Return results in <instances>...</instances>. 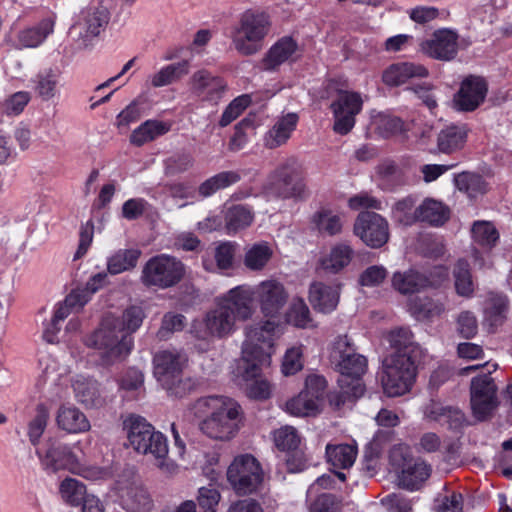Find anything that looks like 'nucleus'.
<instances>
[{"mask_svg":"<svg viewBox=\"0 0 512 512\" xmlns=\"http://www.w3.org/2000/svg\"><path fill=\"white\" fill-rule=\"evenodd\" d=\"M190 412L199 419L200 431L207 437L219 441L233 439L244 420L240 404L225 396L198 398L190 406Z\"/></svg>","mask_w":512,"mask_h":512,"instance_id":"nucleus-1","label":"nucleus"},{"mask_svg":"<svg viewBox=\"0 0 512 512\" xmlns=\"http://www.w3.org/2000/svg\"><path fill=\"white\" fill-rule=\"evenodd\" d=\"M273 30V20L269 12L250 8L242 12L231 29V44L238 54L253 56L264 48Z\"/></svg>","mask_w":512,"mask_h":512,"instance_id":"nucleus-2","label":"nucleus"},{"mask_svg":"<svg viewBox=\"0 0 512 512\" xmlns=\"http://www.w3.org/2000/svg\"><path fill=\"white\" fill-rule=\"evenodd\" d=\"M263 190L267 195L281 200L306 199L309 191L303 164L295 156L283 159L267 175Z\"/></svg>","mask_w":512,"mask_h":512,"instance_id":"nucleus-3","label":"nucleus"},{"mask_svg":"<svg viewBox=\"0 0 512 512\" xmlns=\"http://www.w3.org/2000/svg\"><path fill=\"white\" fill-rule=\"evenodd\" d=\"M330 359L341 374L338 383L343 393L360 397L364 392L361 377L366 372L367 360L363 355L356 353L347 335H340L334 340Z\"/></svg>","mask_w":512,"mask_h":512,"instance_id":"nucleus-4","label":"nucleus"},{"mask_svg":"<svg viewBox=\"0 0 512 512\" xmlns=\"http://www.w3.org/2000/svg\"><path fill=\"white\" fill-rule=\"evenodd\" d=\"M84 343L89 348L101 351L103 365H110L125 358L133 349L134 339L124 334L114 315H106L99 327L86 336Z\"/></svg>","mask_w":512,"mask_h":512,"instance_id":"nucleus-5","label":"nucleus"},{"mask_svg":"<svg viewBox=\"0 0 512 512\" xmlns=\"http://www.w3.org/2000/svg\"><path fill=\"white\" fill-rule=\"evenodd\" d=\"M124 426L127 429L129 445L136 452L152 455L157 461L156 465L166 472L174 470V464L167 460L168 444L162 433L155 431L141 416H129L124 421Z\"/></svg>","mask_w":512,"mask_h":512,"instance_id":"nucleus-6","label":"nucleus"},{"mask_svg":"<svg viewBox=\"0 0 512 512\" xmlns=\"http://www.w3.org/2000/svg\"><path fill=\"white\" fill-rule=\"evenodd\" d=\"M187 361L186 355L176 350L159 351L153 358L157 381L176 397H183L192 392L198 384L194 378L184 375Z\"/></svg>","mask_w":512,"mask_h":512,"instance_id":"nucleus-7","label":"nucleus"},{"mask_svg":"<svg viewBox=\"0 0 512 512\" xmlns=\"http://www.w3.org/2000/svg\"><path fill=\"white\" fill-rule=\"evenodd\" d=\"M280 333V323L276 319L266 318L246 326L239 360L271 363V350Z\"/></svg>","mask_w":512,"mask_h":512,"instance_id":"nucleus-8","label":"nucleus"},{"mask_svg":"<svg viewBox=\"0 0 512 512\" xmlns=\"http://www.w3.org/2000/svg\"><path fill=\"white\" fill-rule=\"evenodd\" d=\"M389 460L398 473L399 486L407 490L419 489L431 475V466L420 458L414 459L406 444L395 445L390 450Z\"/></svg>","mask_w":512,"mask_h":512,"instance_id":"nucleus-9","label":"nucleus"},{"mask_svg":"<svg viewBox=\"0 0 512 512\" xmlns=\"http://www.w3.org/2000/svg\"><path fill=\"white\" fill-rule=\"evenodd\" d=\"M420 361L406 359L401 355H390L383 362L382 386L389 397L409 392L415 382Z\"/></svg>","mask_w":512,"mask_h":512,"instance_id":"nucleus-10","label":"nucleus"},{"mask_svg":"<svg viewBox=\"0 0 512 512\" xmlns=\"http://www.w3.org/2000/svg\"><path fill=\"white\" fill-rule=\"evenodd\" d=\"M185 274L181 261L173 256L161 254L150 258L141 273V282L146 287L166 289L179 283Z\"/></svg>","mask_w":512,"mask_h":512,"instance_id":"nucleus-11","label":"nucleus"},{"mask_svg":"<svg viewBox=\"0 0 512 512\" xmlns=\"http://www.w3.org/2000/svg\"><path fill=\"white\" fill-rule=\"evenodd\" d=\"M269 366L270 363H260L257 360H238L233 370L234 381L249 398L268 399L272 394L273 385L263 373V369Z\"/></svg>","mask_w":512,"mask_h":512,"instance_id":"nucleus-12","label":"nucleus"},{"mask_svg":"<svg viewBox=\"0 0 512 512\" xmlns=\"http://www.w3.org/2000/svg\"><path fill=\"white\" fill-rule=\"evenodd\" d=\"M264 473L259 461L251 454L234 458L227 469V480L237 494H250L263 481Z\"/></svg>","mask_w":512,"mask_h":512,"instance_id":"nucleus-13","label":"nucleus"},{"mask_svg":"<svg viewBox=\"0 0 512 512\" xmlns=\"http://www.w3.org/2000/svg\"><path fill=\"white\" fill-rule=\"evenodd\" d=\"M235 322L231 307L219 302L203 319L193 322L191 332L196 338L203 340L224 338L235 331Z\"/></svg>","mask_w":512,"mask_h":512,"instance_id":"nucleus-14","label":"nucleus"},{"mask_svg":"<svg viewBox=\"0 0 512 512\" xmlns=\"http://www.w3.org/2000/svg\"><path fill=\"white\" fill-rule=\"evenodd\" d=\"M363 99L355 91L340 90L330 104L333 114V130L340 135L348 134L355 126L356 116L361 112Z\"/></svg>","mask_w":512,"mask_h":512,"instance_id":"nucleus-15","label":"nucleus"},{"mask_svg":"<svg viewBox=\"0 0 512 512\" xmlns=\"http://www.w3.org/2000/svg\"><path fill=\"white\" fill-rule=\"evenodd\" d=\"M253 292L262 315L277 320L288 301L284 285L277 280H264L253 286Z\"/></svg>","mask_w":512,"mask_h":512,"instance_id":"nucleus-16","label":"nucleus"},{"mask_svg":"<svg viewBox=\"0 0 512 512\" xmlns=\"http://www.w3.org/2000/svg\"><path fill=\"white\" fill-rule=\"evenodd\" d=\"M496 390L493 379L487 374L472 379L471 407L474 416L478 420H485L490 417L498 406Z\"/></svg>","mask_w":512,"mask_h":512,"instance_id":"nucleus-17","label":"nucleus"},{"mask_svg":"<svg viewBox=\"0 0 512 512\" xmlns=\"http://www.w3.org/2000/svg\"><path fill=\"white\" fill-rule=\"evenodd\" d=\"M109 19V11L102 5H92L83 9L78 21L73 26V29L79 34V45L87 47L104 30Z\"/></svg>","mask_w":512,"mask_h":512,"instance_id":"nucleus-18","label":"nucleus"},{"mask_svg":"<svg viewBox=\"0 0 512 512\" xmlns=\"http://www.w3.org/2000/svg\"><path fill=\"white\" fill-rule=\"evenodd\" d=\"M354 233L367 246L379 248L388 241V223L375 212H361L354 224Z\"/></svg>","mask_w":512,"mask_h":512,"instance_id":"nucleus-19","label":"nucleus"},{"mask_svg":"<svg viewBox=\"0 0 512 512\" xmlns=\"http://www.w3.org/2000/svg\"><path fill=\"white\" fill-rule=\"evenodd\" d=\"M36 453L43 469L51 473L67 470L73 474L79 459L69 445L52 440L47 443L45 450L38 449Z\"/></svg>","mask_w":512,"mask_h":512,"instance_id":"nucleus-20","label":"nucleus"},{"mask_svg":"<svg viewBox=\"0 0 512 512\" xmlns=\"http://www.w3.org/2000/svg\"><path fill=\"white\" fill-rule=\"evenodd\" d=\"M191 93L201 101L217 103L227 88L223 78L214 75L206 69H201L192 74L189 79Z\"/></svg>","mask_w":512,"mask_h":512,"instance_id":"nucleus-21","label":"nucleus"},{"mask_svg":"<svg viewBox=\"0 0 512 512\" xmlns=\"http://www.w3.org/2000/svg\"><path fill=\"white\" fill-rule=\"evenodd\" d=\"M120 505L126 512H150L153 500L139 480L119 481Z\"/></svg>","mask_w":512,"mask_h":512,"instance_id":"nucleus-22","label":"nucleus"},{"mask_svg":"<svg viewBox=\"0 0 512 512\" xmlns=\"http://www.w3.org/2000/svg\"><path fill=\"white\" fill-rule=\"evenodd\" d=\"M487 91L484 78L468 76L461 82L459 91L454 96L455 107L460 111H474L484 102Z\"/></svg>","mask_w":512,"mask_h":512,"instance_id":"nucleus-23","label":"nucleus"},{"mask_svg":"<svg viewBox=\"0 0 512 512\" xmlns=\"http://www.w3.org/2000/svg\"><path fill=\"white\" fill-rule=\"evenodd\" d=\"M458 35L450 29L436 30L430 39L421 43V51L431 58L451 60L457 54Z\"/></svg>","mask_w":512,"mask_h":512,"instance_id":"nucleus-24","label":"nucleus"},{"mask_svg":"<svg viewBox=\"0 0 512 512\" xmlns=\"http://www.w3.org/2000/svg\"><path fill=\"white\" fill-rule=\"evenodd\" d=\"M297 51V41L291 36H283L266 51L260 61V67L265 71H277L284 63L293 61Z\"/></svg>","mask_w":512,"mask_h":512,"instance_id":"nucleus-25","label":"nucleus"},{"mask_svg":"<svg viewBox=\"0 0 512 512\" xmlns=\"http://www.w3.org/2000/svg\"><path fill=\"white\" fill-rule=\"evenodd\" d=\"M255 297L253 286L240 285L230 289L221 299L222 305L231 307L235 320H248L254 314Z\"/></svg>","mask_w":512,"mask_h":512,"instance_id":"nucleus-26","label":"nucleus"},{"mask_svg":"<svg viewBox=\"0 0 512 512\" xmlns=\"http://www.w3.org/2000/svg\"><path fill=\"white\" fill-rule=\"evenodd\" d=\"M299 116L287 113L278 117L263 136V145L267 149H276L285 145L296 130Z\"/></svg>","mask_w":512,"mask_h":512,"instance_id":"nucleus-27","label":"nucleus"},{"mask_svg":"<svg viewBox=\"0 0 512 512\" xmlns=\"http://www.w3.org/2000/svg\"><path fill=\"white\" fill-rule=\"evenodd\" d=\"M341 286L314 282L309 288V301L314 310L321 313H331L339 303Z\"/></svg>","mask_w":512,"mask_h":512,"instance_id":"nucleus-28","label":"nucleus"},{"mask_svg":"<svg viewBox=\"0 0 512 512\" xmlns=\"http://www.w3.org/2000/svg\"><path fill=\"white\" fill-rule=\"evenodd\" d=\"M388 341L395 350L391 355H401L413 361H421L424 357L423 349L414 342L413 333L409 328L402 327L391 331Z\"/></svg>","mask_w":512,"mask_h":512,"instance_id":"nucleus-29","label":"nucleus"},{"mask_svg":"<svg viewBox=\"0 0 512 512\" xmlns=\"http://www.w3.org/2000/svg\"><path fill=\"white\" fill-rule=\"evenodd\" d=\"M59 429L69 434H80L90 430V421L86 415L73 405H61L56 413Z\"/></svg>","mask_w":512,"mask_h":512,"instance_id":"nucleus-30","label":"nucleus"},{"mask_svg":"<svg viewBox=\"0 0 512 512\" xmlns=\"http://www.w3.org/2000/svg\"><path fill=\"white\" fill-rule=\"evenodd\" d=\"M428 76V70L421 64L402 62L391 65L383 74V81L390 86H399L412 79Z\"/></svg>","mask_w":512,"mask_h":512,"instance_id":"nucleus-31","label":"nucleus"},{"mask_svg":"<svg viewBox=\"0 0 512 512\" xmlns=\"http://www.w3.org/2000/svg\"><path fill=\"white\" fill-rule=\"evenodd\" d=\"M354 256V251L346 243H337L319 260V268L330 274H337L345 269Z\"/></svg>","mask_w":512,"mask_h":512,"instance_id":"nucleus-32","label":"nucleus"},{"mask_svg":"<svg viewBox=\"0 0 512 512\" xmlns=\"http://www.w3.org/2000/svg\"><path fill=\"white\" fill-rule=\"evenodd\" d=\"M72 387L77 401L86 408H98L105 402L96 380L78 376L73 381Z\"/></svg>","mask_w":512,"mask_h":512,"instance_id":"nucleus-33","label":"nucleus"},{"mask_svg":"<svg viewBox=\"0 0 512 512\" xmlns=\"http://www.w3.org/2000/svg\"><path fill=\"white\" fill-rule=\"evenodd\" d=\"M58 494L66 506L78 508L90 493L82 481L67 476L59 482Z\"/></svg>","mask_w":512,"mask_h":512,"instance_id":"nucleus-34","label":"nucleus"},{"mask_svg":"<svg viewBox=\"0 0 512 512\" xmlns=\"http://www.w3.org/2000/svg\"><path fill=\"white\" fill-rule=\"evenodd\" d=\"M408 310L417 320H433L445 312L442 299L415 297L408 302Z\"/></svg>","mask_w":512,"mask_h":512,"instance_id":"nucleus-35","label":"nucleus"},{"mask_svg":"<svg viewBox=\"0 0 512 512\" xmlns=\"http://www.w3.org/2000/svg\"><path fill=\"white\" fill-rule=\"evenodd\" d=\"M508 303L506 296L489 293L484 304V323L496 328L504 323L507 317Z\"/></svg>","mask_w":512,"mask_h":512,"instance_id":"nucleus-36","label":"nucleus"},{"mask_svg":"<svg viewBox=\"0 0 512 512\" xmlns=\"http://www.w3.org/2000/svg\"><path fill=\"white\" fill-rule=\"evenodd\" d=\"M392 286L403 295L413 294L427 288V277L416 270L395 272L392 277Z\"/></svg>","mask_w":512,"mask_h":512,"instance_id":"nucleus-37","label":"nucleus"},{"mask_svg":"<svg viewBox=\"0 0 512 512\" xmlns=\"http://www.w3.org/2000/svg\"><path fill=\"white\" fill-rule=\"evenodd\" d=\"M450 217V210L442 202L426 199L418 206V221L431 226L439 227L445 224Z\"/></svg>","mask_w":512,"mask_h":512,"instance_id":"nucleus-38","label":"nucleus"},{"mask_svg":"<svg viewBox=\"0 0 512 512\" xmlns=\"http://www.w3.org/2000/svg\"><path fill=\"white\" fill-rule=\"evenodd\" d=\"M236 250L237 244L234 242L226 241L219 243L214 250L215 263L208 258H203L204 269L209 272L232 269Z\"/></svg>","mask_w":512,"mask_h":512,"instance_id":"nucleus-39","label":"nucleus"},{"mask_svg":"<svg viewBox=\"0 0 512 512\" xmlns=\"http://www.w3.org/2000/svg\"><path fill=\"white\" fill-rule=\"evenodd\" d=\"M59 78L60 71L57 69L46 68L39 71L32 79L37 96L44 101L55 97L58 92Z\"/></svg>","mask_w":512,"mask_h":512,"instance_id":"nucleus-40","label":"nucleus"},{"mask_svg":"<svg viewBox=\"0 0 512 512\" xmlns=\"http://www.w3.org/2000/svg\"><path fill=\"white\" fill-rule=\"evenodd\" d=\"M467 139L465 126L451 125L440 131L437 138L438 148L442 153L450 154L464 147Z\"/></svg>","mask_w":512,"mask_h":512,"instance_id":"nucleus-41","label":"nucleus"},{"mask_svg":"<svg viewBox=\"0 0 512 512\" xmlns=\"http://www.w3.org/2000/svg\"><path fill=\"white\" fill-rule=\"evenodd\" d=\"M190 70L188 60L171 63L163 66L158 72L152 75L151 85L155 88L168 86L180 81Z\"/></svg>","mask_w":512,"mask_h":512,"instance_id":"nucleus-42","label":"nucleus"},{"mask_svg":"<svg viewBox=\"0 0 512 512\" xmlns=\"http://www.w3.org/2000/svg\"><path fill=\"white\" fill-rule=\"evenodd\" d=\"M325 452L328 463L334 468L348 469L354 464L358 450L353 444H327Z\"/></svg>","mask_w":512,"mask_h":512,"instance_id":"nucleus-43","label":"nucleus"},{"mask_svg":"<svg viewBox=\"0 0 512 512\" xmlns=\"http://www.w3.org/2000/svg\"><path fill=\"white\" fill-rule=\"evenodd\" d=\"M170 130V124L159 120H147L134 129L130 135V142L135 146H142L153 141Z\"/></svg>","mask_w":512,"mask_h":512,"instance_id":"nucleus-44","label":"nucleus"},{"mask_svg":"<svg viewBox=\"0 0 512 512\" xmlns=\"http://www.w3.org/2000/svg\"><path fill=\"white\" fill-rule=\"evenodd\" d=\"M54 22L50 18L43 19L31 28L24 29L18 34V42L24 48H36L53 32Z\"/></svg>","mask_w":512,"mask_h":512,"instance_id":"nucleus-45","label":"nucleus"},{"mask_svg":"<svg viewBox=\"0 0 512 512\" xmlns=\"http://www.w3.org/2000/svg\"><path fill=\"white\" fill-rule=\"evenodd\" d=\"M141 256L139 249H120L107 260V270L111 275H117L136 267Z\"/></svg>","mask_w":512,"mask_h":512,"instance_id":"nucleus-46","label":"nucleus"},{"mask_svg":"<svg viewBox=\"0 0 512 512\" xmlns=\"http://www.w3.org/2000/svg\"><path fill=\"white\" fill-rule=\"evenodd\" d=\"M241 176L237 171H223L205 180L197 190V197L206 198L218 190L224 189L240 181Z\"/></svg>","mask_w":512,"mask_h":512,"instance_id":"nucleus-47","label":"nucleus"},{"mask_svg":"<svg viewBox=\"0 0 512 512\" xmlns=\"http://www.w3.org/2000/svg\"><path fill=\"white\" fill-rule=\"evenodd\" d=\"M473 242L480 247L491 250L499 240V232L489 221H475L471 228Z\"/></svg>","mask_w":512,"mask_h":512,"instance_id":"nucleus-48","label":"nucleus"},{"mask_svg":"<svg viewBox=\"0 0 512 512\" xmlns=\"http://www.w3.org/2000/svg\"><path fill=\"white\" fill-rule=\"evenodd\" d=\"M254 215L251 209L244 205H233L225 212V222L228 233H235L245 229L253 222Z\"/></svg>","mask_w":512,"mask_h":512,"instance_id":"nucleus-49","label":"nucleus"},{"mask_svg":"<svg viewBox=\"0 0 512 512\" xmlns=\"http://www.w3.org/2000/svg\"><path fill=\"white\" fill-rule=\"evenodd\" d=\"M311 223L319 232L335 235L341 232L342 220L340 215L330 209L321 208L311 217Z\"/></svg>","mask_w":512,"mask_h":512,"instance_id":"nucleus-50","label":"nucleus"},{"mask_svg":"<svg viewBox=\"0 0 512 512\" xmlns=\"http://www.w3.org/2000/svg\"><path fill=\"white\" fill-rule=\"evenodd\" d=\"M273 250L267 242L252 245L245 253L244 265L252 271L262 270L270 261Z\"/></svg>","mask_w":512,"mask_h":512,"instance_id":"nucleus-51","label":"nucleus"},{"mask_svg":"<svg viewBox=\"0 0 512 512\" xmlns=\"http://www.w3.org/2000/svg\"><path fill=\"white\" fill-rule=\"evenodd\" d=\"M285 410L293 416L315 415L319 411V403L307 392L301 391L285 403Z\"/></svg>","mask_w":512,"mask_h":512,"instance_id":"nucleus-52","label":"nucleus"},{"mask_svg":"<svg viewBox=\"0 0 512 512\" xmlns=\"http://www.w3.org/2000/svg\"><path fill=\"white\" fill-rule=\"evenodd\" d=\"M453 275L457 294L470 297L474 292V282L469 263L464 259L458 260L454 267Z\"/></svg>","mask_w":512,"mask_h":512,"instance_id":"nucleus-53","label":"nucleus"},{"mask_svg":"<svg viewBox=\"0 0 512 512\" xmlns=\"http://www.w3.org/2000/svg\"><path fill=\"white\" fill-rule=\"evenodd\" d=\"M145 318L144 309L138 305L127 307L120 317H116L118 327L121 328L124 334L129 336H132L141 327Z\"/></svg>","mask_w":512,"mask_h":512,"instance_id":"nucleus-54","label":"nucleus"},{"mask_svg":"<svg viewBox=\"0 0 512 512\" xmlns=\"http://www.w3.org/2000/svg\"><path fill=\"white\" fill-rule=\"evenodd\" d=\"M87 303V296L81 291H72L56 308L52 325H59L61 321L66 319L72 311L81 309Z\"/></svg>","mask_w":512,"mask_h":512,"instance_id":"nucleus-55","label":"nucleus"},{"mask_svg":"<svg viewBox=\"0 0 512 512\" xmlns=\"http://www.w3.org/2000/svg\"><path fill=\"white\" fill-rule=\"evenodd\" d=\"M455 184L460 191H463L474 198L486 192L487 185L482 176L474 173L463 172L456 176Z\"/></svg>","mask_w":512,"mask_h":512,"instance_id":"nucleus-56","label":"nucleus"},{"mask_svg":"<svg viewBox=\"0 0 512 512\" xmlns=\"http://www.w3.org/2000/svg\"><path fill=\"white\" fill-rule=\"evenodd\" d=\"M392 215L395 221L405 226L418 222V207H415L414 198L409 196L396 202Z\"/></svg>","mask_w":512,"mask_h":512,"instance_id":"nucleus-57","label":"nucleus"},{"mask_svg":"<svg viewBox=\"0 0 512 512\" xmlns=\"http://www.w3.org/2000/svg\"><path fill=\"white\" fill-rule=\"evenodd\" d=\"M286 321L298 328H309L313 326L309 308L303 299L296 298L293 300L286 313Z\"/></svg>","mask_w":512,"mask_h":512,"instance_id":"nucleus-58","label":"nucleus"},{"mask_svg":"<svg viewBox=\"0 0 512 512\" xmlns=\"http://www.w3.org/2000/svg\"><path fill=\"white\" fill-rule=\"evenodd\" d=\"M273 440L276 447L285 452L295 450L301 443V438L297 430L288 425L275 430L273 432Z\"/></svg>","mask_w":512,"mask_h":512,"instance_id":"nucleus-59","label":"nucleus"},{"mask_svg":"<svg viewBox=\"0 0 512 512\" xmlns=\"http://www.w3.org/2000/svg\"><path fill=\"white\" fill-rule=\"evenodd\" d=\"M35 412L36 414L29 422L28 426V436L33 445H37L39 443V440L46 429L49 419V409L45 404H38L36 406Z\"/></svg>","mask_w":512,"mask_h":512,"instance_id":"nucleus-60","label":"nucleus"},{"mask_svg":"<svg viewBox=\"0 0 512 512\" xmlns=\"http://www.w3.org/2000/svg\"><path fill=\"white\" fill-rule=\"evenodd\" d=\"M73 474L89 481H105L113 476L110 467L81 463L79 459Z\"/></svg>","mask_w":512,"mask_h":512,"instance_id":"nucleus-61","label":"nucleus"},{"mask_svg":"<svg viewBox=\"0 0 512 512\" xmlns=\"http://www.w3.org/2000/svg\"><path fill=\"white\" fill-rule=\"evenodd\" d=\"M251 101V96L248 94L236 97L223 111L219 120V125L221 127L228 126L242 114V112L251 104Z\"/></svg>","mask_w":512,"mask_h":512,"instance_id":"nucleus-62","label":"nucleus"},{"mask_svg":"<svg viewBox=\"0 0 512 512\" xmlns=\"http://www.w3.org/2000/svg\"><path fill=\"white\" fill-rule=\"evenodd\" d=\"M373 124L376 130L383 137H389L403 130V121L396 116L385 113H379L373 118Z\"/></svg>","mask_w":512,"mask_h":512,"instance_id":"nucleus-63","label":"nucleus"},{"mask_svg":"<svg viewBox=\"0 0 512 512\" xmlns=\"http://www.w3.org/2000/svg\"><path fill=\"white\" fill-rule=\"evenodd\" d=\"M220 499V492L212 486L200 487L198 490L197 501L203 512H217Z\"/></svg>","mask_w":512,"mask_h":512,"instance_id":"nucleus-64","label":"nucleus"}]
</instances>
